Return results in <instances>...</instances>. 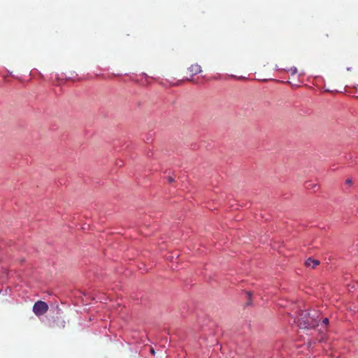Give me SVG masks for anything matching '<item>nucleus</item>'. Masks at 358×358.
Here are the masks:
<instances>
[{"mask_svg": "<svg viewBox=\"0 0 358 358\" xmlns=\"http://www.w3.org/2000/svg\"><path fill=\"white\" fill-rule=\"evenodd\" d=\"M48 305L43 301H37L33 306V312L36 316L43 315L48 310Z\"/></svg>", "mask_w": 358, "mask_h": 358, "instance_id": "2", "label": "nucleus"}, {"mask_svg": "<svg viewBox=\"0 0 358 358\" xmlns=\"http://www.w3.org/2000/svg\"><path fill=\"white\" fill-rule=\"evenodd\" d=\"M290 71L292 75L296 74L297 73V69L296 67L292 68Z\"/></svg>", "mask_w": 358, "mask_h": 358, "instance_id": "5", "label": "nucleus"}, {"mask_svg": "<svg viewBox=\"0 0 358 358\" xmlns=\"http://www.w3.org/2000/svg\"><path fill=\"white\" fill-rule=\"evenodd\" d=\"M346 182L350 184L352 182L351 180L348 179L346 180Z\"/></svg>", "mask_w": 358, "mask_h": 358, "instance_id": "9", "label": "nucleus"}, {"mask_svg": "<svg viewBox=\"0 0 358 358\" xmlns=\"http://www.w3.org/2000/svg\"><path fill=\"white\" fill-rule=\"evenodd\" d=\"M150 353H151L152 355H155V350H154L152 348H150Z\"/></svg>", "mask_w": 358, "mask_h": 358, "instance_id": "7", "label": "nucleus"}, {"mask_svg": "<svg viewBox=\"0 0 358 358\" xmlns=\"http://www.w3.org/2000/svg\"><path fill=\"white\" fill-rule=\"evenodd\" d=\"M322 324H324L325 326L328 325L329 324V319L328 318H324L323 320H322Z\"/></svg>", "mask_w": 358, "mask_h": 358, "instance_id": "6", "label": "nucleus"}, {"mask_svg": "<svg viewBox=\"0 0 358 358\" xmlns=\"http://www.w3.org/2000/svg\"><path fill=\"white\" fill-rule=\"evenodd\" d=\"M202 71L201 67L197 64H192L188 69L187 72L189 74V78H187V80L192 81L194 76L200 73Z\"/></svg>", "mask_w": 358, "mask_h": 358, "instance_id": "3", "label": "nucleus"}, {"mask_svg": "<svg viewBox=\"0 0 358 358\" xmlns=\"http://www.w3.org/2000/svg\"><path fill=\"white\" fill-rule=\"evenodd\" d=\"M357 213H358V211H357Z\"/></svg>", "mask_w": 358, "mask_h": 358, "instance_id": "10", "label": "nucleus"}, {"mask_svg": "<svg viewBox=\"0 0 358 358\" xmlns=\"http://www.w3.org/2000/svg\"><path fill=\"white\" fill-rule=\"evenodd\" d=\"M319 264L320 262L318 260L313 259L311 258H308L305 262V265L307 267H311L312 268H315Z\"/></svg>", "mask_w": 358, "mask_h": 358, "instance_id": "4", "label": "nucleus"}, {"mask_svg": "<svg viewBox=\"0 0 358 358\" xmlns=\"http://www.w3.org/2000/svg\"><path fill=\"white\" fill-rule=\"evenodd\" d=\"M168 180L169 182H173L174 181V179L172 177H169Z\"/></svg>", "mask_w": 358, "mask_h": 358, "instance_id": "8", "label": "nucleus"}, {"mask_svg": "<svg viewBox=\"0 0 358 358\" xmlns=\"http://www.w3.org/2000/svg\"><path fill=\"white\" fill-rule=\"evenodd\" d=\"M320 320V314L315 310H302L297 317L299 327L301 329H314L318 326Z\"/></svg>", "mask_w": 358, "mask_h": 358, "instance_id": "1", "label": "nucleus"}]
</instances>
